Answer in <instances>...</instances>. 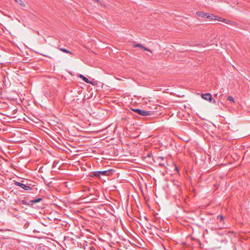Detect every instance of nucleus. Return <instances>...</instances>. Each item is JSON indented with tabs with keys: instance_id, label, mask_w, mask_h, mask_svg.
<instances>
[{
	"instance_id": "1",
	"label": "nucleus",
	"mask_w": 250,
	"mask_h": 250,
	"mask_svg": "<svg viewBox=\"0 0 250 250\" xmlns=\"http://www.w3.org/2000/svg\"><path fill=\"white\" fill-rule=\"evenodd\" d=\"M135 112L137 113L138 114L141 115L142 116H151L153 114V113L151 111H146L140 109L135 108V109H131Z\"/></svg>"
},
{
	"instance_id": "2",
	"label": "nucleus",
	"mask_w": 250,
	"mask_h": 250,
	"mask_svg": "<svg viewBox=\"0 0 250 250\" xmlns=\"http://www.w3.org/2000/svg\"><path fill=\"white\" fill-rule=\"evenodd\" d=\"M201 97L203 99L208 101L210 102H212L214 104L216 103V101L215 100L212 99V96L210 93H208L205 94H202L201 95Z\"/></svg>"
},
{
	"instance_id": "3",
	"label": "nucleus",
	"mask_w": 250,
	"mask_h": 250,
	"mask_svg": "<svg viewBox=\"0 0 250 250\" xmlns=\"http://www.w3.org/2000/svg\"><path fill=\"white\" fill-rule=\"evenodd\" d=\"M15 185L17 186L20 187L21 188H23L26 190H30L31 189V188L29 186H28L27 185L24 184L23 183H20L19 182H17V181L15 182Z\"/></svg>"
},
{
	"instance_id": "4",
	"label": "nucleus",
	"mask_w": 250,
	"mask_h": 250,
	"mask_svg": "<svg viewBox=\"0 0 250 250\" xmlns=\"http://www.w3.org/2000/svg\"><path fill=\"white\" fill-rule=\"evenodd\" d=\"M222 22H223L226 24H228L229 25H230L231 26H235V25H236V24L235 23V22L232 21H229V20H227V19H223L222 20Z\"/></svg>"
},
{
	"instance_id": "5",
	"label": "nucleus",
	"mask_w": 250,
	"mask_h": 250,
	"mask_svg": "<svg viewBox=\"0 0 250 250\" xmlns=\"http://www.w3.org/2000/svg\"><path fill=\"white\" fill-rule=\"evenodd\" d=\"M134 46L135 47H140V48H142L143 49H144V50H146V51H149V52H151V50L148 49V48H147L144 46H143L140 43H137V44H135Z\"/></svg>"
},
{
	"instance_id": "6",
	"label": "nucleus",
	"mask_w": 250,
	"mask_h": 250,
	"mask_svg": "<svg viewBox=\"0 0 250 250\" xmlns=\"http://www.w3.org/2000/svg\"><path fill=\"white\" fill-rule=\"evenodd\" d=\"M196 14H197V16H198L199 17H201L207 18L208 13L204 12L199 11V12H197L196 13Z\"/></svg>"
},
{
	"instance_id": "7",
	"label": "nucleus",
	"mask_w": 250,
	"mask_h": 250,
	"mask_svg": "<svg viewBox=\"0 0 250 250\" xmlns=\"http://www.w3.org/2000/svg\"><path fill=\"white\" fill-rule=\"evenodd\" d=\"M79 77L80 78H82V80L85 82V83H91L88 80V79L86 78L85 76H83V75L82 74H80L79 75Z\"/></svg>"
},
{
	"instance_id": "8",
	"label": "nucleus",
	"mask_w": 250,
	"mask_h": 250,
	"mask_svg": "<svg viewBox=\"0 0 250 250\" xmlns=\"http://www.w3.org/2000/svg\"><path fill=\"white\" fill-rule=\"evenodd\" d=\"M98 171H94L91 173L90 176L91 177H100V172H98Z\"/></svg>"
},
{
	"instance_id": "9",
	"label": "nucleus",
	"mask_w": 250,
	"mask_h": 250,
	"mask_svg": "<svg viewBox=\"0 0 250 250\" xmlns=\"http://www.w3.org/2000/svg\"><path fill=\"white\" fill-rule=\"evenodd\" d=\"M98 172H100V176L101 175H108V173H109V172L107 170L99 171Z\"/></svg>"
},
{
	"instance_id": "10",
	"label": "nucleus",
	"mask_w": 250,
	"mask_h": 250,
	"mask_svg": "<svg viewBox=\"0 0 250 250\" xmlns=\"http://www.w3.org/2000/svg\"><path fill=\"white\" fill-rule=\"evenodd\" d=\"M215 16L213 14H209L208 13L207 18L211 20H214Z\"/></svg>"
},
{
	"instance_id": "11",
	"label": "nucleus",
	"mask_w": 250,
	"mask_h": 250,
	"mask_svg": "<svg viewBox=\"0 0 250 250\" xmlns=\"http://www.w3.org/2000/svg\"><path fill=\"white\" fill-rule=\"evenodd\" d=\"M15 2H16L17 3L20 4L21 6L23 7H25V5L24 3V2L21 0H14Z\"/></svg>"
},
{
	"instance_id": "12",
	"label": "nucleus",
	"mask_w": 250,
	"mask_h": 250,
	"mask_svg": "<svg viewBox=\"0 0 250 250\" xmlns=\"http://www.w3.org/2000/svg\"><path fill=\"white\" fill-rule=\"evenodd\" d=\"M60 50H61L63 52H64V53H69V54H71L72 53L71 52H70V51L65 49V48H61L60 49Z\"/></svg>"
},
{
	"instance_id": "13",
	"label": "nucleus",
	"mask_w": 250,
	"mask_h": 250,
	"mask_svg": "<svg viewBox=\"0 0 250 250\" xmlns=\"http://www.w3.org/2000/svg\"><path fill=\"white\" fill-rule=\"evenodd\" d=\"M227 100L232 103H234L235 102L233 98L230 96L228 97Z\"/></svg>"
},
{
	"instance_id": "14",
	"label": "nucleus",
	"mask_w": 250,
	"mask_h": 250,
	"mask_svg": "<svg viewBox=\"0 0 250 250\" xmlns=\"http://www.w3.org/2000/svg\"><path fill=\"white\" fill-rule=\"evenodd\" d=\"M42 198H38L37 199H34V200H32V202H34L35 203H39L40 201H41L42 200Z\"/></svg>"
},
{
	"instance_id": "15",
	"label": "nucleus",
	"mask_w": 250,
	"mask_h": 250,
	"mask_svg": "<svg viewBox=\"0 0 250 250\" xmlns=\"http://www.w3.org/2000/svg\"><path fill=\"white\" fill-rule=\"evenodd\" d=\"M217 220H220V221H222V222H223L224 220V217L222 215H218L217 216Z\"/></svg>"
},
{
	"instance_id": "16",
	"label": "nucleus",
	"mask_w": 250,
	"mask_h": 250,
	"mask_svg": "<svg viewBox=\"0 0 250 250\" xmlns=\"http://www.w3.org/2000/svg\"><path fill=\"white\" fill-rule=\"evenodd\" d=\"M21 204L27 205L28 202H27L25 200H22L20 201Z\"/></svg>"
},
{
	"instance_id": "17",
	"label": "nucleus",
	"mask_w": 250,
	"mask_h": 250,
	"mask_svg": "<svg viewBox=\"0 0 250 250\" xmlns=\"http://www.w3.org/2000/svg\"><path fill=\"white\" fill-rule=\"evenodd\" d=\"M222 19H223V18H221V17L215 16V17L214 18V20L218 21H222Z\"/></svg>"
},
{
	"instance_id": "18",
	"label": "nucleus",
	"mask_w": 250,
	"mask_h": 250,
	"mask_svg": "<svg viewBox=\"0 0 250 250\" xmlns=\"http://www.w3.org/2000/svg\"><path fill=\"white\" fill-rule=\"evenodd\" d=\"M157 160L158 161H163L164 160V157L163 156H159L157 157Z\"/></svg>"
},
{
	"instance_id": "19",
	"label": "nucleus",
	"mask_w": 250,
	"mask_h": 250,
	"mask_svg": "<svg viewBox=\"0 0 250 250\" xmlns=\"http://www.w3.org/2000/svg\"><path fill=\"white\" fill-rule=\"evenodd\" d=\"M35 203L34 202H32V200L30 201L29 202H28L27 205L28 206H32L33 204Z\"/></svg>"
},
{
	"instance_id": "20",
	"label": "nucleus",
	"mask_w": 250,
	"mask_h": 250,
	"mask_svg": "<svg viewBox=\"0 0 250 250\" xmlns=\"http://www.w3.org/2000/svg\"><path fill=\"white\" fill-rule=\"evenodd\" d=\"M159 165L161 166H164V164H161V163H160Z\"/></svg>"
}]
</instances>
